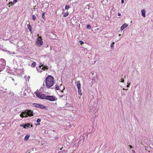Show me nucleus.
<instances>
[{
  "label": "nucleus",
  "mask_w": 153,
  "mask_h": 153,
  "mask_svg": "<svg viewBox=\"0 0 153 153\" xmlns=\"http://www.w3.org/2000/svg\"><path fill=\"white\" fill-rule=\"evenodd\" d=\"M46 86L50 88L54 84V78L52 76L48 75L46 78Z\"/></svg>",
  "instance_id": "1"
},
{
  "label": "nucleus",
  "mask_w": 153,
  "mask_h": 153,
  "mask_svg": "<svg viewBox=\"0 0 153 153\" xmlns=\"http://www.w3.org/2000/svg\"><path fill=\"white\" fill-rule=\"evenodd\" d=\"M33 115V111L31 110H27L21 113L20 114V116L22 117H26L28 116L30 117Z\"/></svg>",
  "instance_id": "2"
},
{
  "label": "nucleus",
  "mask_w": 153,
  "mask_h": 153,
  "mask_svg": "<svg viewBox=\"0 0 153 153\" xmlns=\"http://www.w3.org/2000/svg\"><path fill=\"white\" fill-rule=\"evenodd\" d=\"M54 96H39V98L41 99H45L51 101H54L56 100L57 98Z\"/></svg>",
  "instance_id": "3"
},
{
  "label": "nucleus",
  "mask_w": 153,
  "mask_h": 153,
  "mask_svg": "<svg viewBox=\"0 0 153 153\" xmlns=\"http://www.w3.org/2000/svg\"><path fill=\"white\" fill-rule=\"evenodd\" d=\"M5 65V60L3 59H0V72L4 69Z\"/></svg>",
  "instance_id": "4"
},
{
  "label": "nucleus",
  "mask_w": 153,
  "mask_h": 153,
  "mask_svg": "<svg viewBox=\"0 0 153 153\" xmlns=\"http://www.w3.org/2000/svg\"><path fill=\"white\" fill-rule=\"evenodd\" d=\"M50 133L51 134L49 135L51 137H53L55 139L57 138L58 137V135L57 134V132L54 130H51L50 131Z\"/></svg>",
  "instance_id": "5"
},
{
  "label": "nucleus",
  "mask_w": 153,
  "mask_h": 153,
  "mask_svg": "<svg viewBox=\"0 0 153 153\" xmlns=\"http://www.w3.org/2000/svg\"><path fill=\"white\" fill-rule=\"evenodd\" d=\"M39 108L41 109L44 110H48V107L45 106L43 105H40L39 104Z\"/></svg>",
  "instance_id": "6"
},
{
  "label": "nucleus",
  "mask_w": 153,
  "mask_h": 153,
  "mask_svg": "<svg viewBox=\"0 0 153 153\" xmlns=\"http://www.w3.org/2000/svg\"><path fill=\"white\" fill-rule=\"evenodd\" d=\"M128 26V24H126V23L124 24L121 27L120 30H123L124 29L127 27Z\"/></svg>",
  "instance_id": "7"
},
{
  "label": "nucleus",
  "mask_w": 153,
  "mask_h": 153,
  "mask_svg": "<svg viewBox=\"0 0 153 153\" xmlns=\"http://www.w3.org/2000/svg\"><path fill=\"white\" fill-rule=\"evenodd\" d=\"M43 42L42 41V39L41 36H39V45H42Z\"/></svg>",
  "instance_id": "8"
},
{
  "label": "nucleus",
  "mask_w": 153,
  "mask_h": 153,
  "mask_svg": "<svg viewBox=\"0 0 153 153\" xmlns=\"http://www.w3.org/2000/svg\"><path fill=\"white\" fill-rule=\"evenodd\" d=\"M24 125L25 126H24V128L25 129L28 128L30 125L29 123H28L27 124H24Z\"/></svg>",
  "instance_id": "9"
},
{
  "label": "nucleus",
  "mask_w": 153,
  "mask_h": 153,
  "mask_svg": "<svg viewBox=\"0 0 153 153\" xmlns=\"http://www.w3.org/2000/svg\"><path fill=\"white\" fill-rule=\"evenodd\" d=\"M142 12V16L145 17H146L145 14H146V11L144 10H141Z\"/></svg>",
  "instance_id": "10"
},
{
  "label": "nucleus",
  "mask_w": 153,
  "mask_h": 153,
  "mask_svg": "<svg viewBox=\"0 0 153 153\" xmlns=\"http://www.w3.org/2000/svg\"><path fill=\"white\" fill-rule=\"evenodd\" d=\"M77 87L78 88V89H80L81 88V85L80 83V82L79 81H78L77 82Z\"/></svg>",
  "instance_id": "11"
},
{
  "label": "nucleus",
  "mask_w": 153,
  "mask_h": 153,
  "mask_svg": "<svg viewBox=\"0 0 153 153\" xmlns=\"http://www.w3.org/2000/svg\"><path fill=\"white\" fill-rule=\"evenodd\" d=\"M30 137V135L28 134L26 135L25 137L24 140H27Z\"/></svg>",
  "instance_id": "12"
},
{
  "label": "nucleus",
  "mask_w": 153,
  "mask_h": 153,
  "mask_svg": "<svg viewBox=\"0 0 153 153\" xmlns=\"http://www.w3.org/2000/svg\"><path fill=\"white\" fill-rule=\"evenodd\" d=\"M27 27L28 28V29L30 30V31L31 33L32 31V27L31 26V25L30 24H28L27 25Z\"/></svg>",
  "instance_id": "13"
},
{
  "label": "nucleus",
  "mask_w": 153,
  "mask_h": 153,
  "mask_svg": "<svg viewBox=\"0 0 153 153\" xmlns=\"http://www.w3.org/2000/svg\"><path fill=\"white\" fill-rule=\"evenodd\" d=\"M69 12L67 11L65 13L63 14V17H66L68 15Z\"/></svg>",
  "instance_id": "14"
},
{
  "label": "nucleus",
  "mask_w": 153,
  "mask_h": 153,
  "mask_svg": "<svg viewBox=\"0 0 153 153\" xmlns=\"http://www.w3.org/2000/svg\"><path fill=\"white\" fill-rule=\"evenodd\" d=\"M78 93L80 95V96L82 95V93L81 92V90L80 88L78 89Z\"/></svg>",
  "instance_id": "15"
},
{
  "label": "nucleus",
  "mask_w": 153,
  "mask_h": 153,
  "mask_svg": "<svg viewBox=\"0 0 153 153\" xmlns=\"http://www.w3.org/2000/svg\"><path fill=\"white\" fill-rule=\"evenodd\" d=\"M32 105H33V106L34 107L38 108V104L33 103L32 104Z\"/></svg>",
  "instance_id": "16"
},
{
  "label": "nucleus",
  "mask_w": 153,
  "mask_h": 153,
  "mask_svg": "<svg viewBox=\"0 0 153 153\" xmlns=\"http://www.w3.org/2000/svg\"><path fill=\"white\" fill-rule=\"evenodd\" d=\"M36 63L35 62H33L31 64V66L32 67H34L35 66H36Z\"/></svg>",
  "instance_id": "17"
},
{
  "label": "nucleus",
  "mask_w": 153,
  "mask_h": 153,
  "mask_svg": "<svg viewBox=\"0 0 153 153\" xmlns=\"http://www.w3.org/2000/svg\"><path fill=\"white\" fill-rule=\"evenodd\" d=\"M70 8V6H69V5H68V6L66 5V6L65 7V9L68 10V9H69Z\"/></svg>",
  "instance_id": "18"
},
{
  "label": "nucleus",
  "mask_w": 153,
  "mask_h": 153,
  "mask_svg": "<svg viewBox=\"0 0 153 153\" xmlns=\"http://www.w3.org/2000/svg\"><path fill=\"white\" fill-rule=\"evenodd\" d=\"M114 42H113L111 45V47L112 48L114 47Z\"/></svg>",
  "instance_id": "19"
},
{
  "label": "nucleus",
  "mask_w": 153,
  "mask_h": 153,
  "mask_svg": "<svg viewBox=\"0 0 153 153\" xmlns=\"http://www.w3.org/2000/svg\"><path fill=\"white\" fill-rule=\"evenodd\" d=\"M36 16H35V15H33L32 16L33 19V20H35L36 19Z\"/></svg>",
  "instance_id": "20"
},
{
  "label": "nucleus",
  "mask_w": 153,
  "mask_h": 153,
  "mask_svg": "<svg viewBox=\"0 0 153 153\" xmlns=\"http://www.w3.org/2000/svg\"><path fill=\"white\" fill-rule=\"evenodd\" d=\"M45 13H43L42 14V18L43 19H45Z\"/></svg>",
  "instance_id": "21"
},
{
  "label": "nucleus",
  "mask_w": 153,
  "mask_h": 153,
  "mask_svg": "<svg viewBox=\"0 0 153 153\" xmlns=\"http://www.w3.org/2000/svg\"><path fill=\"white\" fill-rule=\"evenodd\" d=\"M48 67L45 66L42 68V69L45 70V69H48Z\"/></svg>",
  "instance_id": "22"
},
{
  "label": "nucleus",
  "mask_w": 153,
  "mask_h": 153,
  "mask_svg": "<svg viewBox=\"0 0 153 153\" xmlns=\"http://www.w3.org/2000/svg\"><path fill=\"white\" fill-rule=\"evenodd\" d=\"M18 0H14L13 2V4H14L15 3H16L17 1Z\"/></svg>",
  "instance_id": "23"
},
{
  "label": "nucleus",
  "mask_w": 153,
  "mask_h": 153,
  "mask_svg": "<svg viewBox=\"0 0 153 153\" xmlns=\"http://www.w3.org/2000/svg\"><path fill=\"white\" fill-rule=\"evenodd\" d=\"M33 9L34 10H33V12L34 11V12L35 13V11H36L37 12L38 11L37 8L36 9L35 8H34Z\"/></svg>",
  "instance_id": "24"
},
{
  "label": "nucleus",
  "mask_w": 153,
  "mask_h": 153,
  "mask_svg": "<svg viewBox=\"0 0 153 153\" xmlns=\"http://www.w3.org/2000/svg\"><path fill=\"white\" fill-rule=\"evenodd\" d=\"M87 27L88 29H91V26H90V25H87Z\"/></svg>",
  "instance_id": "25"
},
{
  "label": "nucleus",
  "mask_w": 153,
  "mask_h": 153,
  "mask_svg": "<svg viewBox=\"0 0 153 153\" xmlns=\"http://www.w3.org/2000/svg\"><path fill=\"white\" fill-rule=\"evenodd\" d=\"M79 42L81 45H82L84 44V42L82 41H79Z\"/></svg>",
  "instance_id": "26"
},
{
  "label": "nucleus",
  "mask_w": 153,
  "mask_h": 153,
  "mask_svg": "<svg viewBox=\"0 0 153 153\" xmlns=\"http://www.w3.org/2000/svg\"><path fill=\"white\" fill-rule=\"evenodd\" d=\"M56 90H58L59 88V86L57 85L56 86Z\"/></svg>",
  "instance_id": "27"
},
{
  "label": "nucleus",
  "mask_w": 153,
  "mask_h": 153,
  "mask_svg": "<svg viewBox=\"0 0 153 153\" xmlns=\"http://www.w3.org/2000/svg\"><path fill=\"white\" fill-rule=\"evenodd\" d=\"M36 122H37V123L36 124V126L38 125V119L36 120Z\"/></svg>",
  "instance_id": "28"
},
{
  "label": "nucleus",
  "mask_w": 153,
  "mask_h": 153,
  "mask_svg": "<svg viewBox=\"0 0 153 153\" xmlns=\"http://www.w3.org/2000/svg\"><path fill=\"white\" fill-rule=\"evenodd\" d=\"M13 2H11V1L9 2V4H10L11 5H13Z\"/></svg>",
  "instance_id": "29"
},
{
  "label": "nucleus",
  "mask_w": 153,
  "mask_h": 153,
  "mask_svg": "<svg viewBox=\"0 0 153 153\" xmlns=\"http://www.w3.org/2000/svg\"><path fill=\"white\" fill-rule=\"evenodd\" d=\"M25 126V125H24V124H21L20 125V126H21V127H22L24 128V126Z\"/></svg>",
  "instance_id": "30"
},
{
  "label": "nucleus",
  "mask_w": 153,
  "mask_h": 153,
  "mask_svg": "<svg viewBox=\"0 0 153 153\" xmlns=\"http://www.w3.org/2000/svg\"><path fill=\"white\" fill-rule=\"evenodd\" d=\"M124 80L123 79H121V82H124Z\"/></svg>",
  "instance_id": "31"
},
{
  "label": "nucleus",
  "mask_w": 153,
  "mask_h": 153,
  "mask_svg": "<svg viewBox=\"0 0 153 153\" xmlns=\"http://www.w3.org/2000/svg\"><path fill=\"white\" fill-rule=\"evenodd\" d=\"M128 146L130 147V149H131L133 148V146L131 145H129Z\"/></svg>",
  "instance_id": "32"
},
{
  "label": "nucleus",
  "mask_w": 153,
  "mask_h": 153,
  "mask_svg": "<svg viewBox=\"0 0 153 153\" xmlns=\"http://www.w3.org/2000/svg\"><path fill=\"white\" fill-rule=\"evenodd\" d=\"M45 96V95L41 94L39 93V96Z\"/></svg>",
  "instance_id": "33"
},
{
  "label": "nucleus",
  "mask_w": 153,
  "mask_h": 153,
  "mask_svg": "<svg viewBox=\"0 0 153 153\" xmlns=\"http://www.w3.org/2000/svg\"><path fill=\"white\" fill-rule=\"evenodd\" d=\"M109 19V18L108 17V16H107V17L106 18V19L107 20H108Z\"/></svg>",
  "instance_id": "34"
},
{
  "label": "nucleus",
  "mask_w": 153,
  "mask_h": 153,
  "mask_svg": "<svg viewBox=\"0 0 153 153\" xmlns=\"http://www.w3.org/2000/svg\"><path fill=\"white\" fill-rule=\"evenodd\" d=\"M131 151L133 153H135V151L134 150H132Z\"/></svg>",
  "instance_id": "35"
},
{
  "label": "nucleus",
  "mask_w": 153,
  "mask_h": 153,
  "mask_svg": "<svg viewBox=\"0 0 153 153\" xmlns=\"http://www.w3.org/2000/svg\"><path fill=\"white\" fill-rule=\"evenodd\" d=\"M124 2V0H121V3H122V4Z\"/></svg>",
  "instance_id": "36"
},
{
  "label": "nucleus",
  "mask_w": 153,
  "mask_h": 153,
  "mask_svg": "<svg viewBox=\"0 0 153 153\" xmlns=\"http://www.w3.org/2000/svg\"><path fill=\"white\" fill-rule=\"evenodd\" d=\"M37 42H36V43L37 44V43L38 42V37L37 38Z\"/></svg>",
  "instance_id": "37"
},
{
  "label": "nucleus",
  "mask_w": 153,
  "mask_h": 153,
  "mask_svg": "<svg viewBox=\"0 0 153 153\" xmlns=\"http://www.w3.org/2000/svg\"><path fill=\"white\" fill-rule=\"evenodd\" d=\"M41 121V120L40 119H39V125H40V123H39V122H40Z\"/></svg>",
  "instance_id": "38"
},
{
  "label": "nucleus",
  "mask_w": 153,
  "mask_h": 153,
  "mask_svg": "<svg viewBox=\"0 0 153 153\" xmlns=\"http://www.w3.org/2000/svg\"><path fill=\"white\" fill-rule=\"evenodd\" d=\"M120 15H121V14H120V13H119L118 14V16H120Z\"/></svg>",
  "instance_id": "39"
},
{
  "label": "nucleus",
  "mask_w": 153,
  "mask_h": 153,
  "mask_svg": "<svg viewBox=\"0 0 153 153\" xmlns=\"http://www.w3.org/2000/svg\"><path fill=\"white\" fill-rule=\"evenodd\" d=\"M36 96H38V94H37V92H36Z\"/></svg>",
  "instance_id": "40"
},
{
  "label": "nucleus",
  "mask_w": 153,
  "mask_h": 153,
  "mask_svg": "<svg viewBox=\"0 0 153 153\" xmlns=\"http://www.w3.org/2000/svg\"><path fill=\"white\" fill-rule=\"evenodd\" d=\"M12 79L13 81H14V79H13V78H12Z\"/></svg>",
  "instance_id": "41"
},
{
  "label": "nucleus",
  "mask_w": 153,
  "mask_h": 153,
  "mask_svg": "<svg viewBox=\"0 0 153 153\" xmlns=\"http://www.w3.org/2000/svg\"><path fill=\"white\" fill-rule=\"evenodd\" d=\"M41 67H42V66H39V67H40V68H41Z\"/></svg>",
  "instance_id": "42"
},
{
  "label": "nucleus",
  "mask_w": 153,
  "mask_h": 153,
  "mask_svg": "<svg viewBox=\"0 0 153 153\" xmlns=\"http://www.w3.org/2000/svg\"><path fill=\"white\" fill-rule=\"evenodd\" d=\"M121 36V35H120V34H119V36Z\"/></svg>",
  "instance_id": "43"
},
{
  "label": "nucleus",
  "mask_w": 153,
  "mask_h": 153,
  "mask_svg": "<svg viewBox=\"0 0 153 153\" xmlns=\"http://www.w3.org/2000/svg\"><path fill=\"white\" fill-rule=\"evenodd\" d=\"M97 30H99V28H97Z\"/></svg>",
  "instance_id": "44"
},
{
  "label": "nucleus",
  "mask_w": 153,
  "mask_h": 153,
  "mask_svg": "<svg viewBox=\"0 0 153 153\" xmlns=\"http://www.w3.org/2000/svg\"><path fill=\"white\" fill-rule=\"evenodd\" d=\"M40 143L39 142V144Z\"/></svg>",
  "instance_id": "45"
},
{
  "label": "nucleus",
  "mask_w": 153,
  "mask_h": 153,
  "mask_svg": "<svg viewBox=\"0 0 153 153\" xmlns=\"http://www.w3.org/2000/svg\"><path fill=\"white\" fill-rule=\"evenodd\" d=\"M141 144H142V143H141Z\"/></svg>",
  "instance_id": "46"
}]
</instances>
